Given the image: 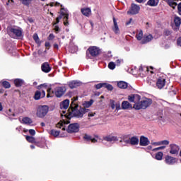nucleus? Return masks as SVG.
Wrapping results in <instances>:
<instances>
[{
  "mask_svg": "<svg viewBox=\"0 0 181 181\" xmlns=\"http://www.w3.org/2000/svg\"><path fill=\"white\" fill-rule=\"evenodd\" d=\"M41 93V97L42 98H44V97L46 96V92L45 91V90H42Z\"/></svg>",
  "mask_w": 181,
  "mask_h": 181,
  "instance_id": "51",
  "label": "nucleus"
},
{
  "mask_svg": "<svg viewBox=\"0 0 181 181\" xmlns=\"http://www.w3.org/2000/svg\"><path fill=\"white\" fill-rule=\"evenodd\" d=\"M53 39H54V35L49 34V35L48 37V40H53Z\"/></svg>",
  "mask_w": 181,
  "mask_h": 181,
  "instance_id": "49",
  "label": "nucleus"
},
{
  "mask_svg": "<svg viewBox=\"0 0 181 181\" xmlns=\"http://www.w3.org/2000/svg\"><path fill=\"white\" fill-rule=\"evenodd\" d=\"M70 124V121L67 120H61L57 124V128H62V131H66V126Z\"/></svg>",
  "mask_w": 181,
  "mask_h": 181,
  "instance_id": "14",
  "label": "nucleus"
},
{
  "mask_svg": "<svg viewBox=\"0 0 181 181\" xmlns=\"http://www.w3.org/2000/svg\"><path fill=\"white\" fill-rule=\"evenodd\" d=\"M42 87H44L45 90H47V98H50V97H53V92L52 93V88H47V85H46V83L42 84L40 85L38 88H42Z\"/></svg>",
  "mask_w": 181,
  "mask_h": 181,
  "instance_id": "20",
  "label": "nucleus"
},
{
  "mask_svg": "<svg viewBox=\"0 0 181 181\" xmlns=\"http://www.w3.org/2000/svg\"><path fill=\"white\" fill-rule=\"evenodd\" d=\"M130 145H138L139 144V139L136 136H133L129 139Z\"/></svg>",
  "mask_w": 181,
  "mask_h": 181,
  "instance_id": "24",
  "label": "nucleus"
},
{
  "mask_svg": "<svg viewBox=\"0 0 181 181\" xmlns=\"http://www.w3.org/2000/svg\"><path fill=\"white\" fill-rule=\"evenodd\" d=\"M94 115H95V113H94V112L88 113V117H94Z\"/></svg>",
  "mask_w": 181,
  "mask_h": 181,
  "instance_id": "56",
  "label": "nucleus"
},
{
  "mask_svg": "<svg viewBox=\"0 0 181 181\" xmlns=\"http://www.w3.org/2000/svg\"><path fill=\"white\" fill-rule=\"evenodd\" d=\"M124 144H129V140H124Z\"/></svg>",
  "mask_w": 181,
  "mask_h": 181,
  "instance_id": "61",
  "label": "nucleus"
},
{
  "mask_svg": "<svg viewBox=\"0 0 181 181\" xmlns=\"http://www.w3.org/2000/svg\"><path fill=\"white\" fill-rule=\"evenodd\" d=\"M59 30H60V28H59L58 26H56V27H55V31H56V32H59Z\"/></svg>",
  "mask_w": 181,
  "mask_h": 181,
  "instance_id": "59",
  "label": "nucleus"
},
{
  "mask_svg": "<svg viewBox=\"0 0 181 181\" xmlns=\"http://www.w3.org/2000/svg\"><path fill=\"white\" fill-rule=\"evenodd\" d=\"M22 122L23 124H26L30 125V124H32V122H33L32 121V119L29 118V117H24L22 119Z\"/></svg>",
  "mask_w": 181,
  "mask_h": 181,
  "instance_id": "30",
  "label": "nucleus"
},
{
  "mask_svg": "<svg viewBox=\"0 0 181 181\" xmlns=\"http://www.w3.org/2000/svg\"><path fill=\"white\" fill-rule=\"evenodd\" d=\"M164 1H165V2H168V5H170L171 8H173V9H175V8L177 6V3L175 2L173 0H164Z\"/></svg>",
  "mask_w": 181,
  "mask_h": 181,
  "instance_id": "28",
  "label": "nucleus"
},
{
  "mask_svg": "<svg viewBox=\"0 0 181 181\" xmlns=\"http://www.w3.org/2000/svg\"><path fill=\"white\" fill-rule=\"evenodd\" d=\"M23 5L25 6H29L32 4V0H20Z\"/></svg>",
  "mask_w": 181,
  "mask_h": 181,
  "instance_id": "35",
  "label": "nucleus"
},
{
  "mask_svg": "<svg viewBox=\"0 0 181 181\" xmlns=\"http://www.w3.org/2000/svg\"><path fill=\"white\" fill-rule=\"evenodd\" d=\"M155 159H156V160H162V159H163V153L162 151H159L156 153Z\"/></svg>",
  "mask_w": 181,
  "mask_h": 181,
  "instance_id": "29",
  "label": "nucleus"
},
{
  "mask_svg": "<svg viewBox=\"0 0 181 181\" xmlns=\"http://www.w3.org/2000/svg\"><path fill=\"white\" fill-rule=\"evenodd\" d=\"M160 145H169V141L168 140H164L160 141Z\"/></svg>",
  "mask_w": 181,
  "mask_h": 181,
  "instance_id": "46",
  "label": "nucleus"
},
{
  "mask_svg": "<svg viewBox=\"0 0 181 181\" xmlns=\"http://www.w3.org/2000/svg\"><path fill=\"white\" fill-rule=\"evenodd\" d=\"M88 52L93 57H95V56H98L100 54V49L97 47H90L88 49Z\"/></svg>",
  "mask_w": 181,
  "mask_h": 181,
  "instance_id": "9",
  "label": "nucleus"
},
{
  "mask_svg": "<svg viewBox=\"0 0 181 181\" xmlns=\"http://www.w3.org/2000/svg\"><path fill=\"white\" fill-rule=\"evenodd\" d=\"M66 92V88L64 87H57L54 90V94L56 97L60 98Z\"/></svg>",
  "mask_w": 181,
  "mask_h": 181,
  "instance_id": "12",
  "label": "nucleus"
},
{
  "mask_svg": "<svg viewBox=\"0 0 181 181\" xmlns=\"http://www.w3.org/2000/svg\"><path fill=\"white\" fill-rule=\"evenodd\" d=\"M93 103H94L93 101V100H90V101H88L85 103V107H86V108H88L89 107H91V105H93Z\"/></svg>",
  "mask_w": 181,
  "mask_h": 181,
  "instance_id": "43",
  "label": "nucleus"
},
{
  "mask_svg": "<svg viewBox=\"0 0 181 181\" xmlns=\"http://www.w3.org/2000/svg\"><path fill=\"white\" fill-rule=\"evenodd\" d=\"M177 9H178L180 15H181V3H180L178 4Z\"/></svg>",
  "mask_w": 181,
  "mask_h": 181,
  "instance_id": "53",
  "label": "nucleus"
},
{
  "mask_svg": "<svg viewBox=\"0 0 181 181\" xmlns=\"http://www.w3.org/2000/svg\"><path fill=\"white\" fill-rule=\"evenodd\" d=\"M103 141H107V142H117L118 137L114 134H109L103 137Z\"/></svg>",
  "mask_w": 181,
  "mask_h": 181,
  "instance_id": "11",
  "label": "nucleus"
},
{
  "mask_svg": "<svg viewBox=\"0 0 181 181\" xmlns=\"http://www.w3.org/2000/svg\"><path fill=\"white\" fill-rule=\"evenodd\" d=\"M29 134H30V135H35L36 134V132L35 131V129H30L29 130Z\"/></svg>",
  "mask_w": 181,
  "mask_h": 181,
  "instance_id": "47",
  "label": "nucleus"
},
{
  "mask_svg": "<svg viewBox=\"0 0 181 181\" xmlns=\"http://www.w3.org/2000/svg\"><path fill=\"white\" fill-rule=\"evenodd\" d=\"M151 145H154V146H160V141L151 143Z\"/></svg>",
  "mask_w": 181,
  "mask_h": 181,
  "instance_id": "50",
  "label": "nucleus"
},
{
  "mask_svg": "<svg viewBox=\"0 0 181 181\" xmlns=\"http://www.w3.org/2000/svg\"><path fill=\"white\" fill-rule=\"evenodd\" d=\"M4 110V107H2V104L0 103V111H2Z\"/></svg>",
  "mask_w": 181,
  "mask_h": 181,
  "instance_id": "63",
  "label": "nucleus"
},
{
  "mask_svg": "<svg viewBox=\"0 0 181 181\" xmlns=\"http://www.w3.org/2000/svg\"><path fill=\"white\" fill-rule=\"evenodd\" d=\"M115 109L117 110V111L121 110V105L119 103H116Z\"/></svg>",
  "mask_w": 181,
  "mask_h": 181,
  "instance_id": "48",
  "label": "nucleus"
},
{
  "mask_svg": "<svg viewBox=\"0 0 181 181\" xmlns=\"http://www.w3.org/2000/svg\"><path fill=\"white\" fill-rule=\"evenodd\" d=\"M164 162L166 163V165H175V163H177V158L170 156H166L165 157Z\"/></svg>",
  "mask_w": 181,
  "mask_h": 181,
  "instance_id": "7",
  "label": "nucleus"
},
{
  "mask_svg": "<svg viewBox=\"0 0 181 181\" xmlns=\"http://www.w3.org/2000/svg\"><path fill=\"white\" fill-rule=\"evenodd\" d=\"M108 67L110 70H114V69H115V63H114L113 62H110L108 64Z\"/></svg>",
  "mask_w": 181,
  "mask_h": 181,
  "instance_id": "40",
  "label": "nucleus"
},
{
  "mask_svg": "<svg viewBox=\"0 0 181 181\" xmlns=\"http://www.w3.org/2000/svg\"><path fill=\"white\" fill-rule=\"evenodd\" d=\"M14 84L16 87H21L23 84V81L21 79H15Z\"/></svg>",
  "mask_w": 181,
  "mask_h": 181,
  "instance_id": "32",
  "label": "nucleus"
},
{
  "mask_svg": "<svg viewBox=\"0 0 181 181\" xmlns=\"http://www.w3.org/2000/svg\"><path fill=\"white\" fill-rule=\"evenodd\" d=\"M136 2H139V4H142L144 2V0H136Z\"/></svg>",
  "mask_w": 181,
  "mask_h": 181,
  "instance_id": "60",
  "label": "nucleus"
},
{
  "mask_svg": "<svg viewBox=\"0 0 181 181\" xmlns=\"http://www.w3.org/2000/svg\"><path fill=\"white\" fill-rule=\"evenodd\" d=\"M54 49H59V45L54 44Z\"/></svg>",
  "mask_w": 181,
  "mask_h": 181,
  "instance_id": "58",
  "label": "nucleus"
},
{
  "mask_svg": "<svg viewBox=\"0 0 181 181\" xmlns=\"http://www.w3.org/2000/svg\"><path fill=\"white\" fill-rule=\"evenodd\" d=\"M152 39H153V37L152 36V35H151V34L145 35L143 37V39L141 40V43H142V45L149 43V42H151L152 40Z\"/></svg>",
  "mask_w": 181,
  "mask_h": 181,
  "instance_id": "19",
  "label": "nucleus"
},
{
  "mask_svg": "<svg viewBox=\"0 0 181 181\" xmlns=\"http://www.w3.org/2000/svg\"><path fill=\"white\" fill-rule=\"evenodd\" d=\"M70 88H76V87H80L81 86V82L77 81H72L69 83Z\"/></svg>",
  "mask_w": 181,
  "mask_h": 181,
  "instance_id": "22",
  "label": "nucleus"
},
{
  "mask_svg": "<svg viewBox=\"0 0 181 181\" xmlns=\"http://www.w3.org/2000/svg\"><path fill=\"white\" fill-rule=\"evenodd\" d=\"M58 5H60V3L56 2L50 4V6H57Z\"/></svg>",
  "mask_w": 181,
  "mask_h": 181,
  "instance_id": "52",
  "label": "nucleus"
},
{
  "mask_svg": "<svg viewBox=\"0 0 181 181\" xmlns=\"http://www.w3.org/2000/svg\"><path fill=\"white\" fill-rule=\"evenodd\" d=\"M42 71L44 73H50L52 71V67L48 62H45L41 65Z\"/></svg>",
  "mask_w": 181,
  "mask_h": 181,
  "instance_id": "16",
  "label": "nucleus"
},
{
  "mask_svg": "<svg viewBox=\"0 0 181 181\" xmlns=\"http://www.w3.org/2000/svg\"><path fill=\"white\" fill-rule=\"evenodd\" d=\"M35 100H40L42 98V93L40 90H37L34 95Z\"/></svg>",
  "mask_w": 181,
  "mask_h": 181,
  "instance_id": "34",
  "label": "nucleus"
},
{
  "mask_svg": "<svg viewBox=\"0 0 181 181\" xmlns=\"http://www.w3.org/2000/svg\"><path fill=\"white\" fill-rule=\"evenodd\" d=\"M148 149H152V146H148Z\"/></svg>",
  "mask_w": 181,
  "mask_h": 181,
  "instance_id": "64",
  "label": "nucleus"
},
{
  "mask_svg": "<svg viewBox=\"0 0 181 181\" xmlns=\"http://www.w3.org/2000/svg\"><path fill=\"white\" fill-rule=\"evenodd\" d=\"M83 139H85V141H87L88 142H90V141H91L93 144H95V142L101 141V139H100L98 136H95V137L93 138L91 136L88 134H85L83 136Z\"/></svg>",
  "mask_w": 181,
  "mask_h": 181,
  "instance_id": "8",
  "label": "nucleus"
},
{
  "mask_svg": "<svg viewBox=\"0 0 181 181\" xmlns=\"http://www.w3.org/2000/svg\"><path fill=\"white\" fill-rule=\"evenodd\" d=\"M165 34H166L167 35H170V31L166 30V31H165Z\"/></svg>",
  "mask_w": 181,
  "mask_h": 181,
  "instance_id": "62",
  "label": "nucleus"
},
{
  "mask_svg": "<svg viewBox=\"0 0 181 181\" xmlns=\"http://www.w3.org/2000/svg\"><path fill=\"white\" fill-rule=\"evenodd\" d=\"M2 85L4 88H11V83L8 81H3Z\"/></svg>",
  "mask_w": 181,
  "mask_h": 181,
  "instance_id": "37",
  "label": "nucleus"
},
{
  "mask_svg": "<svg viewBox=\"0 0 181 181\" xmlns=\"http://www.w3.org/2000/svg\"><path fill=\"white\" fill-rule=\"evenodd\" d=\"M165 84H166V79L162 77H160L158 78L156 82V86L158 87V88H159L160 90H162V88L165 87Z\"/></svg>",
  "mask_w": 181,
  "mask_h": 181,
  "instance_id": "13",
  "label": "nucleus"
},
{
  "mask_svg": "<svg viewBox=\"0 0 181 181\" xmlns=\"http://www.w3.org/2000/svg\"><path fill=\"white\" fill-rule=\"evenodd\" d=\"M159 3V0H148L147 2V5L149 6H157Z\"/></svg>",
  "mask_w": 181,
  "mask_h": 181,
  "instance_id": "27",
  "label": "nucleus"
},
{
  "mask_svg": "<svg viewBox=\"0 0 181 181\" xmlns=\"http://www.w3.org/2000/svg\"><path fill=\"white\" fill-rule=\"evenodd\" d=\"M33 39L36 43H40V41L39 40V36H37V34L33 35Z\"/></svg>",
  "mask_w": 181,
  "mask_h": 181,
  "instance_id": "45",
  "label": "nucleus"
},
{
  "mask_svg": "<svg viewBox=\"0 0 181 181\" xmlns=\"http://www.w3.org/2000/svg\"><path fill=\"white\" fill-rule=\"evenodd\" d=\"M110 104V107H111L112 110H115V107L117 105V103H115V101L111 100Z\"/></svg>",
  "mask_w": 181,
  "mask_h": 181,
  "instance_id": "42",
  "label": "nucleus"
},
{
  "mask_svg": "<svg viewBox=\"0 0 181 181\" xmlns=\"http://www.w3.org/2000/svg\"><path fill=\"white\" fill-rule=\"evenodd\" d=\"M179 151H180V148H179V146L176 144L170 145V153L171 155H177V153H179Z\"/></svg>",
  "mask_w": 181,
  "mask_h": 181,
  "instance_id": "10",
  "label": "nucleus"
},
{
  "mask_svg": "<svg viewBox=\"0 0 181 181\" xmlns=\"http://www.w3.org/2000/svg\"><path fill=\"white\" fill-rule=\"evenodd\" d=\"M175 26L179 27L181 24V18L180 17L176 16L174 19Z\"/></svg>",
  "mask_w": 181,
  "mask_h": 181,
  "instance_id": "33",
  "label": "nucleus"
},
{
  "mask_svg": "<svg viewBox=\"0 0 181 181\" xmlns=\"http://www.w3.org/2000/svg\"><path fill=\"white\" fill-rule=\"evenodd\" d=\"M137 40H142L144 39V32L142 30L139 31L136 35Z\"/></svg>",
  "mask_w": 181,
  "mask_h": 181,
  "instance_id": "31",
  "label": "nucleus"
},
{
  "mask_svg": "<svg viewBox=\"0 0 181 181\" xmlns=\"http://www.w3.org/2000/svg\"><path fill=\"white\" fill-rule=\"evenodd\" d=\"M49 112V107L47 105H42L40 106L37 110V117L39 118H44V117H46L47 115V113Z\"/></svg>",
  "mask_w": 181,
  "mask_h": 181,
  "instance_id": "4",
  "label": "nucleus"
},
{
  "mask_svg": "<svg viewBox=\"0 0 181 181\" xmlns=\"http://www.w3.org/2000/svg\"><path fill=\"white\" fill-rule=\"evenodd\" d=\"M26 140L28 142H30L31 144H33V142H35V137L30 136H26Z\"/></svg>",
  "mask_w": 181,
  "mask_h": 181,
  "instance_id": "38",
  "label": "nucleus"
},
{
  "mask_svg": "<svg viewBox=\"0 0 181 181\" xmlns=\"http://www.w3.org/2000/svg\"><path fill=\"white\" fill-rule=\"evenodd\" d=\"M69 105H70V100L66 99L60 104V107L62 110H67V108H69Z\"/></svg>",
  "mask_w": 181,
  "mask_h": 181,
  "instance_id": "23",
  "label": "nucleus"
},
{
  "mask_svg": "<svg viewBox=\"0 0 181 181\" xmlns=\"http://www.w3.org/2000/svg\"><path fill=\"white\" fill-rule=\"evenodd\" d=\"M165 148H166V146H160V147H157V148H155L152 150L153 152H156V151H162V149H165Z\"/></svg>",
  "mask_w": 181,
  "mask_h": 181,
  "instance_id": "44",
  "label": "nucleus"
},
{
  "mask_svg": "<svg viewBox=\"0 0 181 181\" xmlns=\"http://www.w3.org/2000/svg\"><path fill=\"white\" fill-rule=\"evenodd\" d=\"M117 87H119V88L125 89L128 88V83L125 81H120L117 82Z\"/></svg>",
  "mask_w": 181,
  "mask_h": 181,
  "instance_id": "25",
  "label": "nucleus"
},
{
  "mask_svg": "<svg viewBox=\"0 0 181 181\" xmlns=\"http://www.w3.org/2000/svg\"><path fill=\"white\" fill-rule=\"evenodd\" d=\"M105 83H98L95 85V88H97V90H100V88H102V87H105Z\"/></svg>",
  "mask_w": 181,
  "mask_h": 181,
  "instance_id": "41",
  "label": "nucleus"
},
{
  "mask_svg": "<svg viewBox=\"0 0 181 181\" xmlns=\"http://www.w3.org/2000/svg\"><path fill=\"white\" fill-rule=\"evenodd\" d=\"M139 11H141V7L133 3L132 4L129 10L127 11V13L129 15H136L139 13Z\"/></svg>",
  "mask_w": 181,
  "mask_h": 181,
  "instance_id": "5",
  "label": "nucleus"
},
{
  "mask_svg": "<svg viewBox=\"0 0 181 181\" xmlns=\"http://www.w3.org/2000/svg\"><path fill=\"white\" fill-rule=\"evenodd\" d=\"M84 114H86V109L81 108L80 110H77L73 107V105H71V110H69L68 115L66 114L63 115V114H61V116L67 118V119H70V118L72 117H76V118H83Z\"/></svg>",
  "mask_w": 181,
  "mask_h": 181,
  "instance_id": "2",
  "label": "nucleus"
},
{
  "mask_svg": "<svg viewBox=\"0 0 181 181\" xmlns=\"http://www.w3.org/2000/svg\"><path fill=\"white\" fill-rule=\"evenodd\" d=\"M81 12L84 16H91V8H83L81 9Z\"/></svg>",
  "mask_w": 181,
  "mask_h": 181,
  "instance_id": "21",
  "label": "nucleus"
},
{
  "mask_svg": "<svg viewBox=\"0 0 181 181\" xmlns=\"http://www.w3.org/2000/svg\"><path fill=\"white\" fill-rule=\"evenodd\" d=\"M112 30L115 35H119V27L118 26V23L115 18H113V25L112 27Z\"/></svg>",
  "mask_w": 181,
  "mask_h": 181,
  "instance_id": "17",
  "label": "nucleus"
},
{
  "mask_svg": "<svg viewBox=\"0 0 181 181\" xmlns=\"http://www.w3.org/2000/svg\"><path fill=\"white\" fill-rule=\"evenodd\" d=\"M45 47H46L47 49H49V47H50V42H45Z\"/></svg>",
  "mask_w": 181,
  "mask_h": 181,
  "instance_id": "54",
  "label": "nucleus"
},
{
  "mask_svg": "<svg viewBox=\"0 0 181 181\" xmlns=\"http://www.w3.org/2000/svg\"><path fill=\"white\" fill-rule=\"evenodd\" d=\"M80 129V124L78 123H72L68 126L66 129L67 132L73 133V132H78Z\"/></svg>",
  "mask_w": 181,
  "mask_h": 181,
  "instance_id": "6",
  "label": "nucleus"
},
{
  "mask_svg": "<svg viewBox=\"0 0 181 181\" xmlns=\"http://www.w3.org/2000/svg\"><path fill=\"white\" fill-rule=\"evenodd\" d=\"M12 33L18 37H21V36H22V30L18 28H11L8 34L11 35Z\"/></svg>",
  "mask_w": 181,
  "mask_h": 181,
  "instance_id": "18",
  "label": "nucleus"
},
{
  "mask_svg": "<svg viewBox=\"0 0 181 181\" xmlns=\"http://www.w3.org/2000/svg\"><path fill=\"white\" fill-rule=\"evenodd\" d=\"M131 22H132V18H130L129 21L128 22L126 23V25H130Z\"/></svg>",
  "mask_w": 181,
  "mask_h": 181,
  "instance_id": "57",
  "label": "nucleus"
},
{
  "mask_svg": "<svg viewBox=\"0 0 181 181\" xmlns=\"http://www.w3.org/2000/svg\"><path fill=\"white\" fill-rule=\"evenodd\" d=\"M122 110H128V108H132V105L129 104L128 101H123L122 103Z\"/></svg>",
  "mask_w": 181,
  "mask_h": 181,
  "instance_id": "26",
  "label": "nucleus"
},
{
  "mask_svg": "<svg viewBox=\"0 0 181 181\" xmlns=\"http://www.w3.org/2000/svg\"><path fill=\"white\" fill-rule=\"evenodd\" d=\"M121 62H122L121 59H117V60H116V64H117V66H119V64H121Z\"/></svg>",
  "mask_w": 181,
  "mask_h": 181,
  "instance_id": "55",
  "label": "nucleus"
},
{
  "mask_svg": "<svg viewBox=\"0 0 181 181\" xmlns=\"http://www.w3.org/2000/svg\"><path fill=\"white\" fill-rule=\"evenodd\" d=\"M149 144H151V141H149V139L147 137H145L144 136L140 137V146H148Z\"/></svg>",
  "mask_w": 181,
  "mask_h": 181,
  "instance_id": "15",
  "label": "nucleus"
},
{
  "mask_svg": "<svg viewBox=\"0 0 181 181\" xmlns=\"http://www.w3.org/2000/svg\"><path fill=\"white\" fill-rule=\"evenodd\" d=\"M50 134L53 136H59V135H60V132L57 131V130H51Z\"/></svg>",
  "mask_w": 181,
  "mask_h": 181,
  "instance_id": "36",
  "label": "nucleus"
},
{
  "mask_svg": "<svg viewBox=\"0 0 181 181\" xmlns=\"http://www.w3.org/2000/svg\"><path fill=\"white\" fill-rule=\"evenodd\" d=\"M60 19H63L64 25L65 26L69 25V11H67V9H65L64 8H61L60 16L56 18L57 23H59L60 22Z\"/></svg>",
  "mask_w": 181,
  "mask_h": 181,
  "instance_id": "3",
  "label": "nucleus"
},
{
  "mask_svg": "<svg viewBox=\"0 0 181 181\" xmlns=\"http://www.w3.org/2000/svg\"><path fill=\"white\" fill-rule=\"evenodd\" d=\"M103 87H105V88L109 90V91H112V90H114V88L112 87V85H111V84L105 83V86H103Z\"/></svg>",
  "mask_w": 181,
  "mask_h": 181,
  "instance_id": "39",
  "label": "nucleus"
},
{
  "mask_svg": "<svg viewBox=\"0 0 181 181\" xmlns=\"http://www.w3.org/2000/svg\"><path fill=\"white\" fill-rule=\"evenodd\" d=\"M128 100L131 103H134L133 108L135 110H146L152 104V99L144 98L141 100V96L137 94L129 96Z\"/></svg>",
  "mask_w": 181,
  "mask_h": 181,
  "instance_id": "1",
  "label": "nucleus"
}]
</instances>
